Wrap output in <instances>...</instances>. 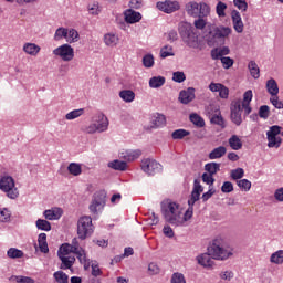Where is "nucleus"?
Wrapping results in <instances>:
<instances>
[{
	"mask_svg": "<svg viewBox=\"0 0 283 283\" xmlns=\"http://www.w3.org/2000/svg\"><path fill=\"white\" fill-rule=\"evenodd\" d=\"M198 19L195 20L193 25L196 30H207L208 34L207 41L208 45H218L220 41H224L229 34H231L232 30L229 27H218L211 22H207V17H197Z\"/></svg>",
	"mask_w": 283,
	"mask_h": 283,
	"instance_id": "f257e3e1",
	"label": "nucleus"
},
{
	"mask_svg": "<svg viewBox=\"0 0 283 283\" xmlns=\"http://www.w3.org/2000/svg\"><path fill=\"white\" fill-rule=\"evenodd\" d=\"M270 103L276 108V109H283V102L280 101V97L277 95H274L270 98Z\"/></svg>",
	"mask_w": 283,
	"mask_h": 283,
	"instance_id": "13d9d810",
	"label": "nucleus"
},
{
	"mask_svg": "<svg viewBox=\"0 0 283 283\" xmlns=\"http://www.w3.org/2000/svg\"><path fill=\"white\" fill-rule=\"evenodd\" d=\"M274 198L277 202H283V187L274 191Z\"/></svg>",
	"mask_w": 283,
	"mask_h": 283,
	"instance_id": "774afa93",
	"label": "nucleus"
},
{
	"mask_svg": "<svg viewBox=\"0 0 283 283\" xmlns=\"http://www.w3.org/2000/svg\"><path fill=\"white\" fill-rule=\"evenodd\" d=\"M226 10H227V3L219 1L216 6V13L219 17H227Z\"/></svg>",
	"mask_w": 283,
	"mask_h": 283,
	"instance_id": "09e8293b",
	"label": "nucleus"
},
{
	"mask_svg": "<svg viewBox=\"0 0 283 283\" xmlns=\"http://www.w3.org/2000/svg\"><path fill=\"white\" fill-rule=\"evenodd\" d=\"M160 56L163 59H167L169 56H175V53H174V46L171 45H165L164 48H161L160 50Z\"/></svg>",
	"mask_w": 283,
	"mask_h": 283,
	"instance_id": "c03bdc74",
	"label": "nucleus"
},
{
	"mask_svg": "<svg viewBox=\"0 0 283 283\" xmlns=\"http://www.w3.org/2000/svg\"><path fill=\"white\" fill-rule=\"evenodd\" d=\"M84 132L86 134H96V132H98V128L96 127V123L92 122V124H90L84 128Z\"/></svg>",
	"mask_w": 283,
	"mask_h": 283,
	"instance_id": "69168bd1",
	"label": "nucleus"
},
{
	"mask_svg": "<svg viewBox=\"0 0 283 283\" xmlns=\"http://www.w3.org/2000/svg\"><path fill=\"white\" fill-rule=\"evenodd\" d=\"M151 127H165L167 125V118L160 113H155L150 117Z\"/></svg>",
	"mask_w": 283,
	"mask_h": 283,
	"instance_id": "6ab92c4d",
	"label": "nucleus"
},
{
	"mask_svg": "<svg viewBox=\"0 0 283 283\" xmlns=\"http://www.w3.org/2000/svg\"><path fill=\"white\" fill-rule=\"evenodd\" d=\"M128 8L129 10H140V8H143V0H130Z\"/></svg>",
	"mask_w": 283,
	"mask_h": 283,
	"instance_id": "bf43d9fd",
	"label": "nucleus"
},
{
	"mask_svg": "<svg viewBox=\"0 0 283 283\" xmlns=\"http://www.w3.org/2000/svg\"><path fill=\"white\" fill-rule=\"evenodd\" d=\"M220 59H221V63H222L224 70H229V67H233V59H231L229 56H223Z\"/></svg>",
	"mask_w": 283,
	"mask_h": 283,
	"instance_id": "680f3d73",
	"label": "nucleus"
},
{
	"mask_svg": "<svg viewBox=\"0 0 283 283\" xmlns=\"http://www.w3.org/2000/svg\"><path fill=\"white\" fill-rule=\"evenodd\" d=\"M69 174H72V176H81L82 174V169H81V165L76 164V163H71L67 167Z\"/></svg>",
	"mask_w": 283,
	"mask_h": 283,
	"instance_id": "37998d69",
	"label": "nucleus"
},
{
	"mask_svg": "<svg viewBox=\"0 0 283 283\" xmlns=\"http://www.w3.org/2000/svg\"><path fill=\"white\" fill-rule=\"evenodd\" d=\"M170 283H187V279H185V274L175 272L171 275Z\"/></svg>",
	"mask_w": 283,
	"mask_h": 283,
	"instance_id": "49530a36",
	"label": "nucleus"
},
{
	"mask_svg": "<svg viewBox=\"0 0 283 283\" xmlns=\"http://www.w3.org/2000/svg\"><path fill=\"white\" fill-rule=\"evenodd\" d=\"M266 90L268 94L272 96H277V94H280V86H277V82L275 81V78L268 80Z\"/></svg>",
	"mask_w": 283,
	"mask_h": 283,
	"instance_id": "4be33fe9",
	"label": "nucleus"
},
{
	"mask_svg": "<svg viewBox=\"0 0 283 283\" xmlns=\"http://www.w3.org/2000/svg\"><path fill=\"white\" fill-rule=\"evenodd\" d=\"M221 191L222 193H231L233 191V184L231 181H224Z\"/></svg>",
	"mask_w": 283,
	"mask_h": 283,
	"instance_id": "e2e57ef3",
	"label": "nucleus"
},
{
	"mask_svg": "<svg viewBox=\"0 0 283 283\" xmlns=\"http://www.w3.org/2000/svg\"><path fill=\"white\" fill-rule=\"evenodd\" d=\"M161 213L169 224L174 227H182L185 224V218H182V209L180 205L176 202L161 203Z\"/></svg>",
	"mask_w": 283,
	"mask_h": 283,
	"instance_id": "7ed1b4c3",
	"label": "nucleus"
},
{
	"mask_svg": "<svg viewBox=\"0 0 283 283\" xmlns=\"http://www.w3.org/2000/svg\"><path fill=\"white\" fill-rule=\"evenodd\" d=\"M45 220H61L63 210L61 208H53L43 212Z\"/></svg>",
	"mask_w": 283,
	"mask_h": 283,
	"instance_id": "aec40b11",
	"label": "nucleus"
},
{
	"mask_svg": "<svg viewBox=\"0 0 283 283\" xmlns=\"http://www.w3.org/2000/svg\"><path fill=\"white\" fill-rule=\"evenodd\" d=\"M0 191L6 193L7 198L10 200H17V198H19V189L12 176L4 175L0 178Z\"/></svg>",
	"mask_w": 283,
	"mask_h": 283,
	"instance_id": "39448f33",
	"label": "nucleus"
},
{
	"mask_svg": "<svg viewBox=\"0 0 283 283\" xmlns=\"http://www.w3.org/2000/svg\"><path fill=\"white\" fill-rule=\"evenodd\" d=\"M140 167L142 171H144V174H147V176H156V174L163 172V165L151 158L143 159Z\"/></svg>",
	"mask_w": 283,
	"mask_h": 283,
	"instance_id": "1a4fd4ad",
	"label": "nucleus"
},
{
	"mask_svg": "<svg viewBox=\"0 0 283 283\" xmlns=\"http://www.w3.org/2000/svg\"><path fill=\"white\" fill-rule=\"evenodd\" d=\"M205 191V187L200 185V179L193 180V188L190 195V198L188 199V207H193L198 200H200V195Z\"/></svg>",
	"mask_w": 283,
	"mask_h": 283,
	"instance_id": "f8f14e48",
	"label": "nucleus"
},
{
	"mask_svg": "<svg viewBox=\"0 0 283 283\" xmlns=\"http://www.w3.org/2000/svg\"><path fill=\"white\" fill-rule=\"evenodd\" d=\"M233 3L238 10H241L242 12H247L249 9V4L247 3V0H233Z\"/></svg>",
	"mask_w": 283,
	"mask_h": 283,
	"instance_id": "6e6d98bb",
	"label": "nucleus"
},
{
	"mask_svg": "<svg viewBox=\"0 0 283 283\" xmlns=\"http://www.w3.org/2000/svg\"><path fill=\"white\" fill-rule=\"evenodd\" d=\"M61 39H67V29L59 28L54 34V41H61Z\"/></svg>",
	"mask_w": 283,
	"mask_h": 283,
	"instance_id": "8fccbe9b",
	"label": "nucleus"
},
{
	"mask_svg": "<svg viewBox=\"0 0 283 283\" xmlns=\"http://www.w3.org/2000/svg\"><path fill=\"white\" fill-rule=\"evenodd\" d=\"M148 271L150 275H158L160 273V268H158V264L150 263L148 264Z\"/></svg>",
	"mask_w": 283,
	"mask_h": 283,
	"instance_id": "0e129e2a",
	"label": "nucleus"
},
{
	"mask_svg": "<svg viewBox=\"0 0 283 283\" xmlns=\"http://www.w3.org/2000/svg\"><path fill=\"white\" fill-rule=\"evenodd\" d=\"M233 255V252L222 247V239H214L208 247V253H203L197 256V262L201 266L209 268L213 266V260H229ZM213 260H212V259Z\"/></svg>",
	"mask_w": 283,
	"mask_h": 283,
	"instance_id": "f03ea898",
	"label": "nucleus"
},
{
	"mask_svg": "<svg viewBox=\"0 0 283 283\" xmlns=\"http://www.w3.org/2000/svg\"><path fill=\"white\" fill-rule=\"evenodd\" d=\"M11 280H14L17 283H34V279L23 275H12Z\"/></svg>",
	"mask_w": 283,
	"mask_h": 283,
	"instance_id": "de8ad7c7",
	"label": "nucleus"
},
{
	"mask_svg": "<svg viewBox=\"0 0 283 283\" xmlns=\"http://www.w3.org/2000/svg\"><path fill=\"white\" fill-rule=\"evenodd\" d=\"M270 262L272 264H283V250H277L276 252L272 253L270 256Z\"/></svg>",
	"mask_w": 283,
	"mask_h": 283,
	"instance_id": "f704fd0d",
	"label": "nucleus"
},
{
	"mask_svg": "<svg viewBox=\"0 0 283 283\" xmlns=\"http://www.w3.org/2000/svg\"><path fill=\"white\" fill-rule=\"evenodd\" d=\"M139 156H143L142 149H128L119 154V158L126 160V163H134V160H138Z\"/></svg>",
	"mask_w": 283,
	"mask_h": 283,
	"instance_id": "dca6fc26",
	"label": "nucleus"
},
{
	"mask_svg": "<svg viewBox=\"0 0 283 283\" xmlns=\"http://www.w3.org/2000/svg\"><path fill=\"white\" fill-rule=\"evenodd\" d=\"M179 34L188 45V48H192V50H198L200 46V43L198 42V34H196V31L190 23H184L179 27Z\"/></svg>",
	"mask_w": 283,
	"mask_h": 283,
	"instance_id": "20e7f679",
	"label": "nucleus"
},
{
	"mask_svg": "<svg viewBox=\"0 0 283 283\" xmlns=\"http://www.w3.org/2000/svg\"><path fill=\"white\" fill-rule=\"evenodd\" d=\"M172 81H175V83H185L187 76L185 75V72L177 71L172 74Z\"/></svg>",
	"mask_w": 283,
	"mask_h": 283,
	"instance_id": "864d4df0",
	"label": "nucleus"
},
{
	"mask_svg": "<svg viewBox=\"0 0 283 283\" xmlns=\"http://www.w3.org/2000/svg\"><path fill=\"white\" fill-rule=\"evenodd\" d=\"M269 114H271V109L269 108L268 105H262L259 108V116H260V118H263L264 120H266V118H269Z\"/></svg>",
	"mask_w": 283,
	"mask_h": 283,
	"instance_id": "5fc2aeb1",
	"label": "nucleus"
},
{
	"mask_svg": "<svg viewBox=\"0 0 283 283\" xmlns=\"http://www.w3.org/2000/svg\"><path fill=\"white\" fill-rule=\"evenodd\" d=\"M85 114V108L73 109L65 115L66 120H75Z\"/></svg>",
	"mask_w": 283,
	"mask_h": 283,
	"instance_id": "7c9ffc66",
	"label": "nucleus"
},
{
	"mask_svg": "<svg viewBox=\"0 0 283 283\" xmlns=\"http://www.w3.org/2000/svg\"><path fill=\"white\" fill-rule=\"evenodd\" d=\"M210 123L212 125H218L219 127H221V129H224L226 125H224V118H222V115H218V114H214L211 116L210 118Z\"/></svg>",
	"mask_w": 283,
	"mask_h": 283,
	"instance_id": "a19ab883",
	"label": "nucleus"
},
{
	"mask_svg": "<svg viewBox=\"0 0 283 283\" xmlns=\"http://www.w3.org/2000/svg\"><path fill=\"white\" fill-rule=\"evenodd\" d=\"M118 41H119L118 35H116L115 33H106L104 35V43L108 48H114L118 45Z\"/></svg>",
	"mask_w": 283,
	"mask_h": 283,
	"instance_id": "bb28decb",
	"label": "nucleus"
},
{
	"mask_svg": "<svg viewBox=\"0 0 283 283\" xmlns=\"http://www.w3.org/2000/svg\"><path fill=\"white\" fill-rule=\"evenodd\" d=\"M230 177L232 178V180H241V178H244V169L243 168L232 169Z\"/></svg>",
	"mask_w": 283,
	"mask_h": 283,
	"instance_id": "a18cd8bd",
	"label": "nucleus"
},
{
	"mask_svg": "<svg viewBox=\"0 0 283 283\" xmlns=\"http://www.w3.org/2000/svg\"><path fill=\"white\" fill-rule=\"evenodd\" d=\"M70 253H74V255H76V252L73 250L70 243L62 244L57 251V255H70Z\"/></svg>",
	"mask_w": 283,
	"mask_h": 283,
	"instance_id": "e433bc0d",
	"label": "nucleus"
},
{
	"mask_svg": "<svg viewBox=\"0 0 283 283\" xmlns=\"http://www.w3.org/2000/svg\"><path fill=\"white\" fill-rule=\"evenodd\" d=\"M248 70L250 71L252 78H260V67L255 61H250L248 64Z\"/></svg>",
	"mask_w": 283,
	"mask_h": 283,
	"instance_id": "c85d7f7f",
	"label": "nucleus"
},
{
	"mask_svg": "<svg viewBox=\"0 0 283 283\" xmlns=\"http://www.w3.org/2000/svg\"><path fill=\"white\" fill-rule=\"evenodd\" d=\"M154 64H155L154 54L147 53L146 55H144V57H143L144 67L149 70V69L154 67Z\"/></svg>",
	"mask_w": 283,
	"mask_h": 283,
	"instance_id": "58836bf2",
	"label": "nucleus"
},
{
	"mask_svg": "<svg viewBox=\"0 0 283 283\" xmlns=\"http://www.w3.org/2000/svg\"><path fill=\"white\" fill-rule=\"evenodd\" d=\"M219 96H220V98H223V99L229 98V88L227 86H224V84H223V86L220 87Z\"/></svg>",
	"mask_w": 283,
	"mask_h": 283,
	"instance_id": "338daca9",
	"label": "nucleus"
},
{
	"mask_svg": "<svg viewBox=\"0 0 283 283\" xmlns=\"http://www.w3.org/2000/svg\"><path fill=\"white\" fill-rule=\"evenodd\" d=\"M11 216L12 213L10 210H8V208H2L0 210V222H10Z\"/></svg>",
	"mask_w": 283,
	"mask_h": 283,
	"instance_id": "603ef678",
	"label": "nucleus"
},
{
	"mask_svg": "<svg viewBox=\"0 0 283 283\" xmlns=\"http://www.w3.org/2000/svg\"><path fill=\"white\" fill-rule=\"evenodd\" d=\"M105 205H107V192L99 190L93 195L88 209L93 216H98L105 209Z\"/></svg>",
	"mask_w": 283,
	"mask_h": 283,
	"instance_id": "0eeeda50",
	"label": "nucleus"
},
{
	"mask_svg": "<svg viewBox=\"0 0 283 283\" xmlns=\"http://www.w3.org/2000/svg\"><path fill=\"white\" fill-rule=\"evenodd\" d=\"M94 233V224H92V217L84 216L77 221V235L80 240H85Z\"/></svg>",
	"mask_w": 283,
	"mask_h": 283,
	"instance_id": "6e6552de",
	"label": "nucleus"
},
{
	"mask_svg": "<svg viewBox=\"0 0 283 283\" xmlns=\"http://www.w3.org/2000/svg\"><path fill=\"white\" fill-rule=\"evenodd\" d=\"M237 185L241 188L242 191H250L251 190V181L248 179H240L237 180Z\"/></svg>",
	"mask_w": 283,
	"mask_h": 283,
	"instance_id": "3c124183",
	"label": "nucleus"
},
{
	"mask_svg": "<svg viewBox=\"0 0 283 283\" xmlns=\"http://www.w3.org/2000/svg\"><path fill=\"white\" fill-rule=\"evenodd\" d=\"M227 154V147L219 146L209 153L208 158L210 160H218V158H222Z\"/></svg>",
	"mask_w": 283,
	"mask_h": 283,
	"instance_id": "5701e85b",
	"label": "nucleus"
},
{
	"mask_svg": "<svg viewBox=\"0 0 283 283\" xmlns=\"http://www.w3.org/2000/svg\"><path fill=\"white\" fill-rule=\"evenodd\" d=\"M193 98H196V88L193 87H188L179 93V101L182 105H189Z\"/></svg>",
	"mask_w": 283,
	"mask_h": 283,
	"instance_id": "f3484780",
	"label": "nucleus"
},
{
	"mask_svg": "<svg viewBox=\"0 0 283 283\" xmlns=\"http://www.w3.org/2000/svg\"><path fill=\"white\" fill-rule=\"evenodd\" d=\"M7 255L8 258H10L11 260H19L20 258H23V251L17 249V248H10L7 251Z\"/></svg>",
	"mask_w": 283,
	"mask_h": 283,
	"instance_id": "4c0bfd02",
	"label": "nucleus"
},
{
	"mask_svg": "<svg viewBox=\"0 0 283 283\" xmlns=\"http://www.w3.org/2000/svg\"><path fill=\"white\" fill-rule=\"evenodd\" d=\"M62 264L60 266V269H62L63 271L67 270V269H72L73 266V261H70V258L69 256H65V255H61V254H57Z\"/></svg>",
	"mask_w": 283,
	"mask_h": 283,
	"instance_id": "79ce46f5",
	"label": "nucleus"
},
{
	"mask_svg": "<svg viewBox=\"0 0 283 283\" xmlns=\"http://www.w3.org/2000/svg\"><path fill=\"white\" fill-rule=\"evenodd\" d=\"M23 52H25V54H29L30 56H36V54L41 52V46L28 42L23 45Z\"/></svg>",
	"mask_w": 283,
	"mask_h": 283,
	"instance_id": "b1692460",
	"label": "nucleus"
},
{
	"mask_svg": "<svg viewBox=\"0 0 283 283\" xmlns=\"http://www.w3.org/2000/svg\"><path fill=\"white\" fill-rule=\"evenodd\" d=\"M124 20L126 23L134 25V23H140L143 20V14L134 9H126L124 11Z\"/></svg>",
	"mask_w": 283,
	"mask_h": 283,
	"instance_id": "2eb2a0df",
	"label": "nucleus"
},
{
	"mask_svg": "<svg viewBox=\"0 0 283 283\" xmlns=\"http://www.w3.org/2000/svg\"><path fill=\"white\" fill-rule=\"evenodd\" d=\"M190 123H193L196 127H205V118H202L197 113H192L189 116Z\"/></svg>",
	"mask_w": 283,
	"mask_h": 283,
	"instance_id": "c9c22d12",
	"label": "nucleus"
},
{
	"mask_svg": "<svg viewBox=\"0 0 283 283\" xmlns=\"http://www.w3.org/2000/svg\"><path fill=\"white\" fill-rule=\"evenodd\" d=\"M166 82L167 80L165 78V76H153L149 78V87L151 90H158L163 87V85H165Z\"/></svg>",
	"mask_w": 283,
	"mask_h": 283,
	"instance_id": "412c9836",
	"label": "nucleus"
},
{
	"mask_svg": "<svg viewBox=\"0 0 283 283\" xmlns=\"http://www.w3.org/2000/svg\"><path fill=\"white\" fill-rule=\"evenodd\" d=\"M35 227L40 231H52V224L45 219H38L35 222Z\"/></svg>",
	"mask_w": 283,
	"mask_h": 283,
	"instance_id": "c756f323",
	"label": "nucleus"
},
{
	"mask_svg": "<svg viewBox=\"0 0 283 283\" xmlns=\"http://www.w3.org/2000/svg\"><path fill=\"white\" fill-rule=\"evenodd\" d=\"M251 101H253V91L248 90V91L243 94V101L241 102V104L251 105Z\"/></svg>",
	"mask_w": 283,
	"mask_h": 283,
	"instance_id": "052dcab7",
	"label": "nucleus"
},
{
	"mask_svg": "<svg viewBox=\"0 0 283 283\" xmlns=\"http://www.w3.org/2000/svg\"><path fill=\"white\" fill-rule=\"evenodd\" d=\"M186 12L195 19L198 17H209L211 14V7L207 2L198 3L191 1L186 4Z\"/></svg>",
	"mask_w": 283,
	"mask_h": 283,
	"instance_id": "423d86ee",
	"label": "nucleus"
},
{
	"mask_svg": "<svg viewBox=\"0 0 283 283\" xmlns=\"http://www.w3.org/2000/svg\"><path fill=\"white\" fill-rule=\"evenodd\" d=\"M73 251L75 252V255L80 262L85 261V249L81 247V243H78V239L74 238L72 239V242L70 243Z\"/></svg>",
	"mask_w": 283,
	"mask_h": 283,
	"instance_id": "a211bd4d",
	"label": "nucleus"
},
{
	"mask_svg": "<svg viewBox=\"0 0 283 283\" xmlns=\"http://www.w3.org/2000/svg\"><path fill=\"white\" fill-rule=\"evenodd\" d=\"M189 134H191L189 130L179 128L172 132L171 138L172 140H182V138H186V136H189Z\"/></svg>",
	"mask_w": 283,
	"mask_h": 283,
	"instance_id": "473e14b6",
	"label": "nucleus"
},
{
	"mask_svg": "<svg viewBox=\"0 0 283 283\" xmlns=\"http://www.w3.org/2000/svg\"><path fill=\"white\" fill-rule=\"evenodd\" d=\"M119 98L124 101V103H134V99L136 98V93L132 90H123L119 92Z\"/></svg>",
	"mask_w": 283,
	"mask_h": 283,
	"instance_id": "393cba45",
	"label": "nucleus"
},
{
	"mask_svg": "<svg viewBox=\"0 0 283 283\" xmlns=\"http://www.w3.org/2000/svg\"><path fill=\"white\" fill-rule=\"evenodd\" d=\"M80 39L78 31L76 29H70L66 32V42L67 43H76Z\"/></svg>",
	"mask_w": 283,
	"mask_h": 283,
	"instance_id": "72a5a7b5",
	"label": "nucleus"
},
{
	"mask_svg": "<svg viewBox=\"0 0 283 283\" xmlns=\"http://www.w3.org/2000/svg\"><path fill=\"white\" fill-rule=\"evenodd\" d=\"M53 277L57 283H67V280H70V276L63 271L54 272Z\"/></svg>",
	"mask_w": 283,
	"mask_h": 283,
	"instance_id": "ea45409f",
	"label": "nucleus"
},
{
	"mask_svg": "<svg viewBox=\"0 0 283 283\" xmlns=\"http://www.w3.org/2000/svg\"><path fill=\"white\" fill-rule=\"evenodd\" d=\"M205 170L210 174V176H216L217 171H220V164L211 161L205 165Z\"/></svg>",
	"mask_w": 283,
	"mask_h": 283,
	"instance_id": "2f4dec72",
	"label": "nucleus"
},
{
	"mask_svg": "<svg viewBox=\"0 0 283 283\" xmlns=\"http://www.w3.org/2000/svg\"><path fill=\"white\" fill-rule=\"evenodd\" d=\"M109 169H114L115 171H126L127 170V161H120L115 159L109 161L108 165Z\"/></svg>",
	"mask_w": 283,
	"mask_h": 283,
	"instance_id": "a878e982",
	"label": "nucleus"
},
{
	"mask_svg": "<svg viewBox=\"0 0 283 283\" xmlns=\"http://www.w3.org/2000/svg\"><path fill=\"white\" fill-rule=\"evenodd\" d=\"M92 123L96 124L97 132L99 134L103 132H107L109 127V119L103 113H97L96 115H94L92 118Z\"/></svg>",
	"mask_w": 283,
	"mask_h": 283,
	"instance_id": "4468645a",
	"label": "nucleus"
},
{
	"mask_svg": "<svg viewBox=\"0 0 283 283\" xmlns=\"http://www.w3.org/2000/svg\"><path fill=\"white\" fill-rule=\"evenodd\" d=\"M201 178L202 181L206 182V185H209V187H213V182H216V178H213V175L203 172Z\"/></svg>",
	"mask_w": 283,
	"mask_h": 283,
	"instance_id": "4d7b16f0",
	"label": "nucleus"
},
{
	"mask_svg": "<svg viewBox=\"0 0 283 283\" xmlns=\"http://www.w3.org/2000/svg\"><path fill=\"white\" fill-rule=\"evenodd\" d=\"M230 118L237 127L242 125V101H233L230 105Z\"/></svg>",
	"mask_w": 283,
	"mask_h": 283,
	"instance_id": "9b49d317",
	"label": "nucleus"
},
{
	"mask_svg": "<svg viewBox=\"0 0 283 283\" xmlns=\"http://www.w3.org/2000/svg\"><path fill=\"white\" fill-rule=\"evenodd\" d=\"M54 56H60L62 61L70 63L74 60V48L70 44H62L53 50Z\"/></svg>",
	"mask_w": 283,
	"mask_h": 283,
	"instance_id": "9d476101",
	"label": "nucleus"
},
{
	"mask_svg": "<svg viewBox=\"0 0 283 283\" xmlns=\"http://www.w3.org/2000/svg\"><path fill=\"white\" fill-rule=\"evenodd\" d=\"M157 10H160V12H165L166 14H171V12H176V10H180V4L178 1H159L156 3Z\"/></svg>",
	"mask_w": 283,
	"mask_h": 283,
	"instance_id": "ddd939ff",
	"label": "nucleus"
},
{
	"mask_svg": "<svg viewBox=\"0 0 283 283\" xmlns=\"http://www.w3.org/2000/svg\"><path fill=\"white\" fill-rule=\"evenodd\" d=\"M228 143L231 149H233V151H240V149H242V139H240L238 135H232L229 138Z\"/></svg>",
	"mask_w": 283,
	"mask_h": 283,
	"instance_id": "cd10ccee",
	"label": "nucleus"
}]
</instances>
